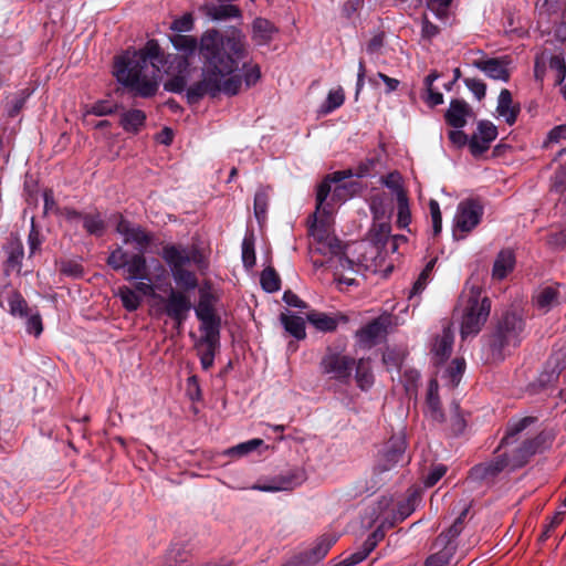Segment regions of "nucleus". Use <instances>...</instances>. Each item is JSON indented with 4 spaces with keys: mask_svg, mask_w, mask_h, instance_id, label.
<instances>
[{
    "mask_svg": "<svg viewBox=\"0 0 566 566\" xmlns=\"http://www.w3.org/2000/svg\"><path fill=\"white\" fill-rule=\"evenodd\" d=\"M281 323L285 331L296 339H303L306 336L305 322L302 317L294 314H281Z\"/></svg>",
    "mask_w": 566,
    "mask_h": 566,
    "instance_id": "7c9ffc66",
    "label": "nucleus"
},
{
    "mask_svg": "<svg viewBox=\"0 0 566 566\" xmlns=\"http://www.w3.org/2000/svg\"><path fill=\"white\" fill-rule=\"evenodd\" d=\"M107 264L114 270L125 269L127 280L144 279L146 272V259L142 253L129 255L123 248L118 247L111 252Z\"/></svg>",
    "mask_w": 566,
    "mask_h": 566,
    "instance_id": "9d476101",
    "label": "nucleus"
},
{
    "mask_svg": "<svg viewBox=\"0 0 566 566\" xmlns=\"http://www.w3.org/2000/svg\"><path fill=\"white\" fill-rule=\"evenodd\" d=\"M345 94L342 87L329 91L325 103L322 105V112L329 114L344 104Z\"/></svg>",
    "mask_w": 566,
    "mask_h": 566,
    "instance_id": "79ce46f5",
    "label": "nucleus"
},
{
    "mask_svg": "<svg viewBox=\"0 0 566 566\" xmlns=\"http://www.w3.org/2000/svg\"><path fill=\"white\" fill-rule=\"evenodd\" d=\"M537 447L538 442L536 440H526L512 458H507L506 454H501L490 462L473 467L470 470L469 479L475 482L491 481L509 465L512 468L522 467L527 458L535 453Z\"/></svg>",
    "mask_w": 566,
    "mask_h": 566,
    "instance_id": "39448f33",
    "label": "nucleus"
},
{
    "mask_svg": "<svg viewBox=\"0 0 566 566\" xmlns=\"http://www.w3.org/2000/svg\"><path fill=\"white\" fill-rule=\"evenodd\" d=\"M452 0H427V7L439 19H446Z\"/></svg>",
    "mask_w": 566,
    "mask_h": 566,
    "instance_id": "864d4df0",
    "label": "nucleus"
},
{
    "mask_svg": "<svg viewBox=\"0 0 566 566\" xmlns=\"http://www.w3.org/2000/svg\"><path fill=\"white\" fill-rule=\"evenodd\" d=\"M397 203H398L397 223L400 228H407L411 221V213H410L407 195L402 189H398Z\"/></svg>",
    "mask_w": 566,
    "mask_h": 566,
    "instance_id": "c9c22d12",
    "label": "nucleus"
},
{
    "mask_svg": "<svg viewBox=\"0 0 566 566\" xmlns=\"http://www.w3.org/2000/svg\"><path fill=\"white\" fill-rule=\"evenodd\" d=\"M9 312L13 316L27 317L28 304L19 293H12L8 298Z\"/></svg>",
    "mask_w": 566,
    "mask_h": 566,
    "instance_id": "a18cd8bd",
    "label": "nucleus"
},
{
    "mask_svg": "<svg viewBox=\"0 0 566 566\" xmlns=\"http://www.w3.org/2000/svg\"><path fill=\"white\" fill-rule=\"evenodd\" d=\"M170 29L177 32L169 40L178 53L164 52L155 40H149L139 51L125 52L116 57L113 71L120 84L138 96L151 97L159 87L158 73L164 72L169 76L165 90L172 93L186 91L190 103L205 96H233L240 92L241 78L233 72L247 55V38L241 30L232 28L221 33L208 29L198 40L182 34L193 29L191 13L176 18Z\"/></svg>",
    "mask_w": 566,
    "mask_h": 566,
    "instance_id": "f257e3e1",
    "label": "nucleus"
},
{
    "mask_svg": "<svg viewBox=\"0 0 566 566\" xmlns=\"http://www.w3.org/2000/svg\"><path fill=\"white\" fill-rule=\"evenodd\" d=\"M549 67L555 70L556 83L560 85L566 78V63L562 55H554L549 59Z\"/></svg>",
    "mask_w": 566,
    "mask_h": 566,
    "instance_id": "5fc2aeb1",
    "label": "nucleus"
},
{
    "mask_svg": "<svg viewBox=\"0 0 566 566\" xmlns=\"http://www.w3.org/2000/svg\"><path fill=\"white\" fill-rule=\"evenodd\" d=\"M467 511L454 521L450 528L441 533L432 545L433 553L426 559V566H448L455 553V538L462 531V520Z\"/></svg>",
    "mask_w": 566,
    "mask_h": 566,
    "instance_id": "0eeeda50",
    "label": "nucleus"
},
{
    "mask_svg": "<svg viewBox=\"0 0 566 566\" xmlns=\"http://www.w3.org/2000/svg\"><path fill=\"white\" fill-rule=\"evenodd\" d=\"M496 112L509 125H513L516 122L520 113V106L513 104L512 94L506 88H503L500 92Z\"/></svg>",
    "mask_w": 566,
    "mask_h": 566,
    "instance_id": "bb28decb",
    "label": "nucleus"
},
{
    "mask_svg": "<svg viewBox=\"0 0 566 566\" xmlns=\"http://www.w3.org/2000/svg\"><path fill=\"white\" fill-rule=\"evenodd\" d=\"M369 208L371 210L374 220L388 217L387 210L382 203V198L378 195L371 197Z\"/></svg>",
    "mask_w": 566,
    "mask_h": 566,
    "instance_id": "bf43d9fd",
    "label": "nucleus"
},
{
    "mask_svg": "<svg viewBox=\"0 0 566 566\" xmlns=\"http://www.w3.org/2000/svg\"><path fill=\"white\" fill-rule=\"evenodd\" d=\"M469 115L470 107L464 101L452 99L444 117L450 126L454 128H463Z\"/></svg>",
    "mask_w": 566,
    "mask_h": 566,
    "instance_id": "393cba45",
    "label": "nucleus"
},
{
    "mask_svg": "<svg viewBox=\"0 0 566 566\" xmlns=\"http://www.w3.org/2000/svg\"><path fill=\"white\" fill-rule=\"evenodd\" d=\"M42 319L39 314H32L27 319V331L39 336L42 333Z\"/></svg>",
    "mask_w": 566,
    "mask_h": 566,
    "instance_id": "69168bd1",
    "label": "nucleus"
},
{
    "mask_svg": "<svg viewBox=\"0 0 566 566\" xmlns=\"http://www.w3.org/2000/svg\"><path fill=\"white\" fill-rule=\"evenodd\" d=\"M116 231L124 239L125 244H135L136 249L143 252L151 242V235L138 226H132L123 217L116 226Z\"/></svg>",
    "mask_w": 566,
    "mask_h": 566,
    "instance_id": "2eb2a0df",
    "label": "nucleus"
},
{
    "mask_svg": "<svg viewBox=\"0 0 566 566\" xmlns=\"http://www.w3.org/2000/svg\"><path fill=\"white\" fill-rule=\"evenodd\" d=\"M447 473V467L443 464L434 465L423 480L426 488H432Z\"/></svg>",
    "mask_w": 566,
    "mask_h": 566,
    "instance_id": "4d7b16f0",
    "label": "nucleus"
},
{
    "mask_svg": "<svg viewBox=\"0 0 566 566\" xmlns=\"http://www.w3.org/2000/svg\"><path fill=\"white\" fill-rule=\"evenodd\" d=\"M190 308L191 304L189 298L182 292L171 290L166 300V314L175 319L178 325H181Z\"/></svg>",
    "mask_w": 566,
    "mask_h": 566,
    "instance_id": "dca6fc26",
    "label": "nucleus"
},
{
    "mask_svg": "<svg viewBox=\"0 0 566 566\" xmlns=\"http://www.w3.org/2000/svg\"><path fill=\"white\" fill-rule=\"evenodd\" d=\"M355 360L346 355L333 352L331 348L321 361V368L324 374L331 375L332 378L347 384L352 376V369Z\"/></svg>",
    "mask_w": 566,
    "mask_h": 566,
    "instance_id": "f8f14e48",
    "label": "nucleus"
},
{
    "mask_svg": "<svg viewBox=\"0 0 566 566\" xmlns=\"http://www.w3.org/2000/svg\"><path fill=\"white\" fill-rule=\"evenodd\" d=\"M249 51L247 50V55L239 61H243L248 56ZM240 70V64H238V69L233 72V75L240 76L241 83L244 82L248 87L255 85L259 80L261 78V69L255 63H243L242 70L243 74H239L238 71Z\"/></svg>",
    "mask_w": 566,
    "mask_h": 566,
    "instance_id": "72a5a7b5",
    "label": "nucleus"
},
{
    "mask_svg": "<svg viewBox=\"0 0 566 566\" xmlns=\"http://www.w3.org/2000/svg\"><path fill=\"white\" fill-rule=\"evenodd\" d=\"M196 316L201 322L200 331L220 329V321L216 316L212 305L209 301L201 298L196 308Z\"/></svg>",
    "mask_w": 566,
    "mask_h": 566,
    "instance_id": "c85d7f7f",
    "label": "nucleus"
},
{
    "mask_svg": "<svg viewBox=\"0 0 566 566\" xmlns=\"http://www.w3.org/2000/svg\"><path fill=\"white\" fill-rule=\"evenodd\" d=\"M276 31L272 22L263 18H256L252 23V40L258 45H265L272 41Z\"/></svg>",
    "mask_w": 566,
    "mask_h": 566,
    "instance_id": "cd10ccee",
    "label": "nucleus"
},
{
    "mask_svg": "<svg viewBox=\"0 0 566 566\" xmlns=\"http://www.w3.org/2000/svg\"><path fill=\"white\" fill-rule=\"evenodd\" d=\"M523 319L514 313L505 314L491 336L490 346L493 356L500 359L505 349L516 347L523 338Z\"/></svg>",
    "mask_w": 566,
    "mask_h": 566,
    "instance_id": "423d86ee",
    "label": "nucleus"
},
{
    "mask_svg": "<svg viewBox=\"0 0 566 566\" xmlns=\"http://www.w3.org/2000/svg\"><path fill=\"white\" fill-rule=\"evenodd\" d=\"M263 444L262 439H251L249 441L239 443L234 447L227 449L223 454L231 458H241L244 457L254 450H256L260 446Z\"/></svg>",
    "mask_w": 566,
    "mask_h": 566,
    "instance_id": "e433bc0d",
    "label": "nucleus"
},
{
    "mask_svg": "<svg viewBox=\"0 0 566 566\" xmlns=\"http://www.w3.org/2000/svg\"><path fill=\"white\" fill-rule=\"evenodd\" d=\"M418 502L419 493L416 490L410 491L407 497L398 503L397 511L391 509L392 504L385 511L390 518H386L384 524L392 527L396 523L403 521L416 510Z\"/></svg>",
    "mask_w": 566,
    "mask_h": 566,
    "instance_id": "f3484780",
    "label": "nucleus"
},
{
    "mask_svg": "<svg viewBox=\"0 0 566 566\" xmlns=\"http://www.w3.org/2000/svg\"><path fill=\"white\" fill-rule=\"evenodd\" d=\"M378 78L384 82V84L386 85V90H385L386 94H390L394 91H396L400 84V82L397 78L389 77L388 75H386L381 72H378L374 77H370L369 83L377 86Z\"/></svg>",
    "mask_w": 566,
    "mask_h": 566,
    "instance_id": "6e6d98bb",
    "label": "nucleus"
},
{
    "mask_svg": "<svg viewBox=\"0 0 566 566\" xmlns=\"http://www.w3.org/2000/svg\"><path fill=\"white\" fill-rule=\"evenodd\" d=\"M474 65L492 80L507 82L510 72L506 63L500 59H488L474 62Z\"/></svg>",
    "mask_w": 566,
    "mask_h": 566,
    "instance_id": "5701e85b",
    "label": "nucleus"
},
{
    "mask_svg": "<svg viewBox=\"0 0 566 566\" xmlns=\"http://www.w3.org/2000/svg\"><path fill=\"white\" fill-rule=\"evenodd\" d=\"M449 139L452 144H454L458 147H463L467 144L469 145L470 138L468 137L464 132H462V128H455L453 130L449 132Z\"/></svg>",
    "mask_w": 566,
    "mask_h": 566,
    "instance_id": "e2e57ef3",
    "label": "nucleus"
},
{
    "mask_svg": "<svg viewBox=\"0 0 566 566\" xmlns=\"http://www.w3.org/2000/svg\"><path fill=\"white\" fill-rule=\"evenodd\" d=\"M391 231V226L389 222V218H381L374 220L373 226L368 232L369 241L374 245H369L370 254L374 255L377 253L378 244H384L386 240L388 239ZM367 247V243L359 244V249H365Z\"/></svg>",
    "mask_w": 566,
    "mask_h": 566,
    "instance_id": "aec40b11",
    "label": "nucleus"
},
{
    "mask_svg": "<svg viewBox=\"0 0 566 566\" xmlns=\"http://www.w3.org/2000/svg\"><path fill=\"white\" fill-rule=\"evenodd\" d=\"M483 217V206L473 199L461 201L453 218V235L457 239H463L480 222Z\"/></svg>",
    "mask_w": 566,
    "mask_h": 566,
    "instance_id": "6e6552de",
    "label": "nucleus"
},
{
    "mask_svg": "<svg viewBox=\"0 0 566 566\" xmlns=\"http://www.w3.org/2000/svg\"><path fill=\"white\" fill-rule=\"evenodd\" d=\"M392 499L389 496H382L376 504L375 507H373L371 512V521L373 522H379L378 527L368 536L376 544H378L379 541H381L385 536V531L389 527L387 524H384L386 518H390L389 514H386V510L391 505Z\"/></svg>",
    "mask_w": 566,
    "mask_h": 566,
    "instance_id": "4be33fe9",
    "label": "nucleus"
},
{
    "mask_svg": "<svg viewBox=\"0 0 566 566\" xmlns=\"http://www.w3.org/2000/svg\"><path fill=\"white\" fill-rule=\"evenodd\" d=\"M8 263L11 266H20L23 259V245L19 239H12L6 247Z\"/></svg>",
    "mask_w": 566,
    "mask_h": 566,
    "instance_id": "c03bdc74",
    "label": "nucleus"
},
{
    "mask_svg": "<svg viewBox=\"0 0 566 566\" xmlns=\"http://www.w3.org/2000/svg\"><path fill=\"white\" fill-rule=\"evenodd\" d=\"M367 557V553H364L363 551L356 552L352 554L350 556L344 558L338 566H354L363 562Z\"/></svg>",
    "mask_w": 566,
    "mask_h": 566,
    "instance_id": "774afa93",
    "label": "nucleus"
},
{
    "mask_svg": "<svg viewBox=\"0 0 566 566\" xmlns=\"http://www.w3.org/2000/svg\"><path fill=\"white\" fill-rule=\"evenodd\" d=\"M242 261L247 268H252L255 264L253 235H245L242 241Z\"/></svg>",
    "mask_w": 566,
    "mask_h": 566,
    "instance_id": "8fccbe9b",
    "label": "nucleus"
},
{
    "mask_svg": "<svg viewBox=\"0 0 566 566\" xmlns=\"http://www.w3.org/2000/svg\"><path fill=\"white\" fill-rule=\"evenodd\" d=\"M355 379L357 386L361 390H368L374 384V375L371 371L370 361L365 358L358 359L356 363Z\"/></svg>",
    "mask_w": 566,
    "mask_h": 566,
    "instance_id": "473e14b6",
    "label": "nucleus"
},
{
    "mask_svg": "<svg viewBox=\"0 0 566 566\" xmlns=\"http://www.w3.org/2000/svg\"><path fill=\"white\" fill-rule=\"evenodd\" d=\"M260 282L263 290L269 293L279 291L281 286L280 277L272 268H266L262 271Z\"/></svg>",
    "mask_w": 566,
    "mask_h": 566,
    "instance_id": "a19ab883",
    "label": "nucleus"
},
{
    "mask_svg": "<svg viewBox=\"0 0 566 566\" xmlns=\"http://www.w3.org/2000/svg\"><path fill=\"white\" fill-rule=\"evenodd\" d=\"M553 190L560 193L559 203H566V165L555 174Z\"/></svg>",
    "mask_w": 566,
    "mask_h": 566,
    "instance_id": "603ef678",
    "label": "nucleus"
},
{
    "mask_svg": "<svg viewBox=\"0 0 566 566\" xmlns=\"http://www.w3.org/2000/svg\"><path fill=\"white\" fill-rule=\"evenodd\" d=\"M333 544L334 539L328 537L317 539L313 547L306 553L307 560L311 563L321 560L328 553Z\"/></svg>",
    "mask_w": 566,
    "mask_h": 566,
    "instance_id": "58836bf2",
    "label": "nucleus"
},
{
    "mask_svg": "<svg viewBox=\"0 0 566 566\" xmlns=\"http://www.w3.org/2000/svg\"><path fill=\"white\" fill-rule=\"evenodd\" d=\"M161 258L169 266L174 281L178 286L187 291L197 289V276L187 269L190 264H195L198 268L205 264V258L197 247L166 244L161 250Z\"/></svg>",
    "mask_w": 566,
    "mask_h": 566,
    "instance_id": "7ed1b4c3",
    "label": "nucleus"
},
{
    "mask_svg": "<svg viewBox=\"0 0 566 566\" xmlns=\"http://www.w3.org/2000/svg\"><path fill=\"white\" fill-rule=\"evenodd\" d=\"M392 324L390 314H382L373 319L355 333L358 346L370 348L378 344L388 333V328Z\"/></svg>",
    "mask_w": 566,
    "mask_h": 566,
    "instance_id": "9b49d317",
    "label": "nucleus"
},
{
    "mask_svg": "<svg viewBox=\"0 0 566 566\" xmlns=\"http://www.w3.org/2000/svg\"><path fill=\"white\" fill-rule=\"evenodd\" d=\"M439 385L437 379H431L428 384L426 397V415L433 421L441 422L443 420V412L440 405L438 395Z\"/></svg>",
    "mask_w": 566,
    "mask_h": 566,
    "instance_id": "a878e982",
    "label": "nucleus"
},
{
    "mask_svg": "<svg viewBox=\"0 0 566 566\" xmlns=\"http://www.w3.org/2000/svg\"><path fill=\"white\" fill-rule=\"evenodd\" d=\"M533 422V419L530 417L523 418L516 422L509 424L506 434L502 438L500 448L512 444L516 441V437L521 433L526 427Z\"/></svg>",
    "mask_w": 566,
    "mask_h": 566,
    "instance_id": "4c0bfd02",
    "label": "nucleus"
},
{
    "mask_svg": "<svg viewBox=\"0 0 566 566\" xmlns=\"http://www.w3.org/2000/svg\"><path fill=\"white\" fill-rule=\"evenodd\" d=\"M439 33V28L430 22L427 17L422 20L421 35L423 39L431 40Z\"/></svg>",
    "mask_w": 566,
    "mask_h": 566,
    "instance_id": "338daca9",
    "label": "nucleus"
},
{
    "mask_svg": "<svg viewBox=\"0 0 566 566\" xmlns=\"http://www.w3.org/2000/svg\"><path fill=\"white\" fill-rule=\"evenodd\" d=\"M306 318L310 324H312L319 332H334L339 322H346V317L343 315H332L323 312H310L306 315Z\"/></svg>",
    "mask_w": 566,
    "mask_h": 566,
    "instance_id": "b1692460",
    "label": "nucleus"
},
{
    "mask_svg": "<svg viewBox=\"0 0 566 566\" xmlns=\"http://www.w3.org/2000/svg\"><path fill=\"white\" fill-rule=\"evenodd\" d=\"M200 332L201 336L196 342L195 348L200 358L202 369L208 370L213 366L214 356L220 346V329Z\"/></svg>",
    "mask_w": 566,
    "mask_h": 566,
    "instance_id": "ddd939ff",
    "label": "nucleus"
},
{
    "mask_svg": "<svg viewBox=\"0 0 566 566\" xmlns=\"http://www.w3.org/2000/svg\"><path fill=\"white\" fill-rule=\"evenodd\" d=\"M434 260H431L427 265L426 268L421 271V273L419 274L417 281L413 283V286H412V290L410 292V295H409V298H412L413 296L420 294L427 283L429 282L430 280V274H431V271L434 266Z\"/></svg>",
    "mask_w": 566,
    "mask_h": 566,
    "instance_id": "de8ad7c7",
    "label": "nucleus"
},
{
    "mask_svg": "<svg viewBox=\"0 0 566 566\" xmlns=\"http://www.w3.org/2000/svg\"><path fill=\"white\" fill-rule=\"evenodd\" d=\"M429 210H430V214H431L433 231L436 234H438L442 228V217H441L440 206L437 200L431 199L429 201Z\"/></svg>",
    "mask_w": 566,
    "mask_h": 566,
    "instance_id": "13d9d810",
    "label": "nucleus"
},
{
    "mask_svg": "<svg viewBox=\"0 0 566 566\" xmlns=\"http://www.w3.org/2000/svg\"><path fill=\"white\" fill-rule=\"evenodd\" d=\"M43 200H44V213H60V210L57 208V205L54 199V195L52 190H45L43 192Z\"/></svg>",
    "mask_w": 566,
    "mask_h": 566,
    "instance_id": "0e129e2a",
    "label": "nucleus"
},
{
    "mask_svg": "<svg viewBox=\"0 0 566 566\" xmlns=\"http://www.w3.org/2000/svg\"><path fill=\"white\" fill-rule=\"evenodd\" d=\"M406 440L402 433L392 436L378 453L375 471L378 473L387 472L395 469L397 465H402L407 462Z\"/></svg>",
    "mask_w": 566,
    "mask_h": 566,
    "instance_id": "1a4fd4ad",
    "label": "nucleus"
},
{
    "mask_svg": "<svg viewBox=\"0 0 566 566\" xmlns=\"http://www.w3.org/2000/svg\"><path fill=\"white\" fill-rule=\"evenodd\" d=\"M497 137V128L490 120H480L476 132L470 138L469 147L473 156H480L485 153L493 140Z\"/></svg>",
    "mask_w": 566,
    "mask_h": 566,
    "instance_id": "4468645a",
    "label": "nucleus"
},
{
    "mask_svg": "<svg viewBox=\"0 0 566 566\" xmlns=\"http://www.w3.org/2000/svg\"><path fill=\"white\" fill-rule=\"evenodd\" d=\"M117 295L119 296L123 306L129 312L136 311L142 303L139 295L128 286L118 287Z\"/></svg>",
    "mask_w": 566,
    "mask_h": 566,
    "instance_id": "ea45409f",
    "label": "nucleus"
},
{
    "mask_svg": "<svg viewBox=\"0 0 566 566\" xmlns=\"http://www.w3.org/2000/svg\"><path fill=\"white\" fill-rule=\"evenodd\" d=\"M207 14L216 21L241 18V11L234 4L210 6L207 8Z\"/></svg>",
    "mask_w": 566,
    "mask_h": 566,
    "instance_id": "f704fd0d",
    "label": "nucleus"
},
{
    "mask_svg": "<svg viewBox=\"0 0 566 566\" xmlns=\"http://www.w3.org/2000/svg\"><path fill=\"white\" fill-rule=\"evenodd\" d=\"M453 332L450 325H444L441 334H438L433 340L431 353L436 364L443 363L452 352Z\"/></svg>",
    "mask_w": 566,
    "mask_h": 566,
    "instance_id": "6ab92c4d",
    "label": "nucleus"
},
{
    "mask_svg": "<svg viewBox=\"0 0 566 566\" xmlns=\"http://www.w3.org/2000/svg\"><path fill=\"white\" fill-rule=\"evenodd\" d=\"M305 471L303 469L297 468L283 475L277 485H253L252 489L264 492L286 491L300 486L305 482Z\"/></svg>",
    "mask_w": 566,
    "mask_h": 566,
    "instance_id": "412c9836",
    "label": "nucleus"
},
{
    "mask_svg": "<svg viewBox=\"0 0 566 566\" xmlns=\"http://www.w3.org/2000/svg\"><path fill=\"white\" fill-rule=\"evenodd\" d=\"M564 138H566V125L556 126L548 132L543 147L547 148L551 144H557Z\"/></svg>",
    "mask_w": 566,
    "mask_h": 566,
    "instance_id": "052dcab7",
    "label": "nucleus"
},
{
    "mask_svg": "<svg viewBox=\"0 0 566 566\" xmlns=\"http://www.w3.org/2000/svg\"><path fill=\"white\" fill-rule=\"evenodd\" d=\"M269 203V192L266 189H259L254 196V216L259 222L265 220Z\"/></svg>",
    "mask_w": 566,
    "mask_h": 566,
    "instance_id": "37998d69",
    "label": "nucleus"
},
{
    "mask_svg": "<svg viewBox=\"0 0 566 566\" xmlns=\"http://www.w3.org/2000/svg\"><path fill=\"white\" fill-rule=\"evenodd\" d=\"M459 306L462 308V338L476 335L490 315V300L481 296V287L478 284L468 282L460 296Z\"/></svg>",
    "mask_w": 566,
    "mask_h": 566,
    "instance_id": "20e7f679",
    "label": "nucleus"
},
{
    "mask_svg": "<svg viewBox=\"0 0 566 566\" xmlns=\"http://www.w3.org/2000/svg\"><path fill=\"white\" fill-rule=\"evenodd\" d=\"M514 253L511 250L501 251L493 265V276L497 280L506 277V275L514 269Z\"/></svg>",
    "mask_w": 566,
    "mask_h": 566,
    "instance_id": "c756f323",
    "label": "nucleus"
},
{
    "mask_svg": "<svg viewBox=\"0 0 566 566\" xmlns=\"http://www.w3.org/2000/svg\"><path fill=\"white\" fill-rule=\"evenodd\" d=\"M146 115L140 109L124 112L120 116L122 127L129 133H137L145 124Z\"/></svg>",
    "mask_w": 566,
    "mask_h": 566,
    "instance_id": "2f4dec72",
    "label": "nucleus"
},
{
    "mask_svg": "<svg viewBox=\"0 0 566 566\" xmlns=\"http://www.w3.org/2000/svg\"><path fill=\"white\" fill-rule=\"evenodd\" d=\"M464 83L467 87L474 94L478 99H481L485 96L486 86L479 78H465Z\"/></svg>",
    "mask_w": 566,
    "mask_h": 566,
    "instance_id": "680f3d73",
    "label": "nucleus"
},
{
    "mask_svg": "<svg viewBox=\"0 0 566 566\" xmlns=\"http://www.w3.org/2000/svg\"><path fill=\"white\" fill-rule=\"evenodd\" d=\"M83 227L90 234L102 235L105 229V223L99 214H85L83 217Z\"/></svg>",
    "mask_w": 566,
    "mask_h": 566,
    "instance_id": "09e8293b",
    "label": "nucleus"
},
{
    "mask_svg": "<svg viewBox=\"0 0 566 566\" xmlns=\"http://www.w3.org/2000/svg\"><path fill=\"white\" fill-rule=\"evenodd\" d=\"M117 109V104L107 99L98 101L94 103L90 109L88 114H93L95 116H106L113 114Z\"/></svg>",
    "mask_w": 566,
    "mask_h": 566,
    "instance_id": "3c124183",
    "label": "nucleus"
},
{
    "mask_svg": "<svg viewBox=\"0 0 566 566\" xmlns=\"http://www.w3.org/2000/svg\"><path fill=\"white\" fill-rule=\"evenodd\" d=\"M368 174V167H359L355 172L357 177H364ZM354 176V172L348 170L335 171L329 175L317 188L316 193V211L314 213V221L310 227V234L313 239L314 251L326 256V262H314L315 266L327 265L334 271L335 281L342 290V285L352 286L356 284L355 277L350 274L357 273L359 266L368 268L367 259H358L355 262L348 259L344 253V245L335 237L332 231V213L327 210L325 200L331 192V182L340 184L345 179Z\"/></svg>",
    "mask_w": 566,
    "mask_h": 566,
    "instance_id": "f03ea898",
    "label": "nucleus"
},
{
    "mask_svg": "<svg viewBox=\"0 0 566 566\" xmlns=\"http://www.w3.org/2000/svg\"><path fill=\"white\" fill-rule=\"evenodd\" d=\"M464 368H465V363L463 359L455 358L451 361V365L449 366V368L446 371V377L449 378V384L452 387L458 386V384L460 382L461 377L464 373Z\"/></svg>",
    "mask_w": 566,
    "mask_h": 566,
    "instance_id": "49530a36",
    "label": "nucleus"
},
{
    "mask_svg": "<svg viewBox=\"0 0 566 566\" xmlns=\"http://www.w3.org/2000/svg\"><path fill=\"white\" fill-rule=\"evenodd\" d=\"M563 301L559 287L557 285H544L536 290L533 296L535 307L546 313L559 305Z\"/></svg>",
    "mask_w": 566,
    "mask_h": 566,
    "instance_id": "a211bd4d",
    "label": "nucleus"
}]
</instances>
